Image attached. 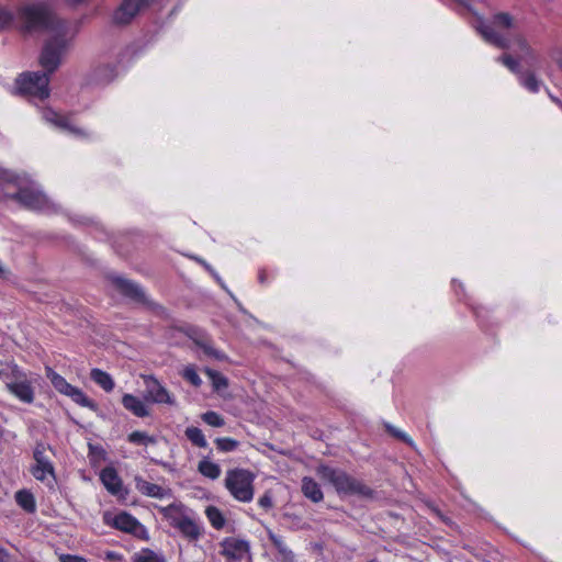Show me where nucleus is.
<instances>
[{
  "label": "nucleus",
  "mask_w": 562,
  "mask_h": 562,
  "mask_svg": "<svg viewBox=\"0 0 562 562\" xmlns=\"http://www.w3.org/2000/svg\"><path fill=\"white\" fill-rule=\"evenodd\" d=\"M19 23L25 32H46L49 35L40 55V65L44 71L24 72L15 80L18 94L32 102H42L50 94L49 77L60 66L63 56L76 36V31L68 21L58 18L45 3L22 7L19 11Z\"/></svg>",
  "instance_id": "f257e3e1"
},
{
  "label": "nucleus",
  "mask_w": 562,
  "mask_h": 562,
  "mask_svg": "<svg viewBox=\"0 0 562 562\" xmlns=\"http://www.w3.org/2000/svg\"><path fill=\"white\" fill-rule=\"evenodd\" d=\"M316 472L322 480L331 484L340 496H359L361 498L374 496V491L371 487L341 469L322 464Z\"/></svg>",
  "instance_id": "f03ea898"
},
{
  "label": "nucleus",
  "mask_w": 562,
  "mask_h": 562,
  "mask_svg": "<svg viewBox=\"0 0 562 562\" xmlns=\"http://www.w3.org/2000/svg\"><path fill=\"white\" fill-rule=\"evenodd\" d=\"M255 474L246 469L235 468L226 471L224 486L232 497L241 503H250L254 499Z\"/></svg>",
  "instance_id": "7ed1b4c3"
},
{
  "label": "nucleus",
  "mask_w": 562,
  "mask_h": 562,
  "mask_svg": "<svg viewBox=\"0 0 562 562\" xmlns=\"http://www.w3.org/2000/svg\"><path fill=\"white\" fill-rule=\"evenodd\" d=\"M513 24L512 15L501 12L494 14L490 23L481 21L477 31L487 43L502 49H508L510 48V40L498 33L497 30H508Z\"/></svg>",
  "instance_id": "20e7f679"
},
{
  "label": "nucleus",
  "mask_w": 562,
  "mask_h": 562,
  "mask_svg": "<svg viewBox=\"0 0 562 562\" xmlns=\"http://www.w3.org/2000/svg\"><path fill=\"white\" fill-rule=\"evenodd\" d=\"M160 513L169 525L179 530V532L189 540H198L201 536V527L198 522L186 515L183 507L177 504H170L160 508Z\"/></svg>",
  "instance_id": "39448f33"
},
{
  "label": "nucleus",
  "mask_w": 562,
  "mask_h": 562,
  "mask_svg": "<svg viewBox=\"0 0 562 562\" xmlns=\"http://www.w3.org/2000/svg\"><path fill=\"white\" fill-rule=\"evenodd\" d=\"M48 452L54 454L49 445L38 441L33 450V459L35 463L31 467L32 475L41 482H46L49 487L54 486L56 481L55 468L48 456Z\"/></svg>",
  "instance_id": "423d86ee"
},
{
  "label": "nucleus",
  "mask_w": 562,
  "mask_h": 562,
  "mask_svg": "<svg viewBox=\"0 0 562 562\" xmlns=\"http://www.w3.org/2000/svg\"><path fill=\"white\" fill-rule=\"evenodd\" d=\"M15 202L29 210L43 211L48 206L46 195L32 181H26Z\"/></svg>",
  "instance_id": "0eeeda50"
},
{
  "label": "nucleus",
  "mask_w": 562,
  "mask_h": 562,
  "mask_svg": "<svg viewBox=\"0 0 562 562\" xmlns=\"http://www.w3.org/2000/svg\"><path fill=\"white\" fill-rule=\"evenodd\" d=\"M41 114H42V119L46 123L53 125L54 127H56L63 132L69 133L76 137H81V138H86L89 136L85 130L76 126L71 122L69 115L60 114L52 108L41 109Z\"/></svg>",
  "instance_id": "6e6552de"
},
{
  "label": "nucleus",
  "mask_w": 562,
  "mask_h": 562,
  "mask_svg": "<svg viewBox=\"0 0 562 562\" xmlns=\"http://www.w3.org/2000/svg\"><path fill=\"white\" fill-rule=\"evenodd\" d=\"M27 179L8 169L0 168V199L15 201Z\"/></svg>",
  "instance_id": "1a4fd4ad"
},
{
  "label": "nucleus",
  "mask_w": 562,
  "mask_h": 562,
  "mask_svg": "<svg viewBox=\"0 0 562 562\" xmlns=\"http://www.w3.org/2000/svg\"><path fill=\"white\" fill-rule=\"evenodd\" d=\"M156 0H123L113 13V22L119 25L128 24L142 10Z\"/></svg>",
  "instance_id": "9d476101"
},
{
  "label": "nucleus",
  "mask_w": 562,
  "mask_h": 562,
  "mask_svg": "<svg viewBox=\"0 0 562 562\" xmlns=\"http://www.w3.org/2000/svg\"><path fill=\"white\" fill-rule=\"evenodd\" d=\"M111 525L115 529L131 533L139 539H148L146 528L134 516L126 512H121L115 515Z\"/></svg>",
  "instance_id": "9b49d317"
},
{
  "label": "nucleus",
  "mask_w": 562,
  "mask_h": 562,
  "mask_svg": "<svg viewBox=\"0 0 562 562\" xmlns=\"http://www.w3.org/2000/svg\"><path fill=\"white\" fill-rule=\"evenodd\" d=\"M34 380L26 372L19 373L18 380L12 383L8 392L25 404H32L35 398Z\"/></svg>",
  "instance_id": "f8f14e48"
},
{
  "label": "nucleus",
  "mask_w": 562,
  "mask_h": 562,
  "mask_svg": "<svg viewBox=\"0 0 562 562\" xmlns=\"http://www.w3.org/2000/svg\"><path fill=\"white\" fill-rule=\"evenodd\" d=\"M148 398L157 404L175 405L176 401L168 390L154 375H143Z\"/></svg>",
  "instance_id": "ddd939ff"
},
{
  "label": "nucleus",
  "mask_w": 562,
  "mask_h": 562,
  "mask_svg": "<svg viewBox=\"0 0 562 562\" xmlns=\"http://www.w3.org/2000/svg\"><path fill=\"white\" fill-rule=\"evenodd\" d=\"M112 282L124 296L136 302H145V293L137 283L122 277H113Z\"/></svg>",
  "instance_id": "4468645a"
},
{
  "label": "nucleus",
  "mask_w": 562,
  "mask_h": 562,
  "mask_svg": "<svg viewBox=\"0 0 562 562\" xmlns=\"http://www.w3.org/2000/svg\"><path fill=\"white\" fill-rule=\"evenodd\" d=\"M100 480L106 491L112 495H119L121 493L123 483L114 468L105 467L100 473Z\"/></svg>",
  "instance_id": "2eb2a0df"
},
{
  "label": "nucleus",
  "mask_w": 562,
  "mask_h": 562,
  "mask_svg": "<svg viewBox=\"0 0 562 562\" xmlns=\"http://www.w3.org/2000/svg\"><path fill=\"white\" fill-rule=\"evenodd\" d=\"M35 3H44V1H35V2H29V4H35ZM45 4H47L50 9L52 7L45 2ZM24 5H27V3H24V4H21L18 9H16V12L15 13H12L10 10L3 8V7H0V30H4V29H9L10 26H12L13 24L16 25V27L23 32V33H27V34H31L32 32H25L22 30V27L20 26V23H19V11L22 7Z\"/></svg>",
  "instance_id": "dca6fc26"
},
{
  "label": "nucleus",
  "mask_w": 562,
  "mask_h": 562,
  "mask_svg": "<svg viewBox=\"0 0 562 562\" xmlns=\"http://www.w3.org/2000/svg\"><path fill=\"white\" fill-rule=\"evenodd\" d=\"M223 554L229 558L238 559L249 551V543L245 540L227 538L223 541Z\"/></svg>",
  "instance_id": "f3484780"
},
{
  "label": "nucleus",
  "mask_w": 562,
  "mask_h": 562,
  "mask_svg": "<svg viewBox=\"0 0 562 562\" xmlns=\"http://www.w3.org/2000/svg\"><path fill=\"white\" fill-rule=\"evenodd\" d=\"M135 487L143 495L155 497V498H164L167 495V491L160 485L150 483L144 480L140 476L135 477Z\"/></svg>",
  "instance_id": "a211bd4d"
},
{
  "label": "nucleus",
  "mask_w": 562,
  "mask_h": 562,
  "mask_svg": "<svg viewBox=\"0 0 562 562\" xmlns=\"http://www.w3.org/2000/svg\"><path fill=\"white\" fill-rule=\"evenodd\" d=\"M122 405L128 412L137 417H146L149 415L145 403L132 394H124L122 397Z\"/></svg>",
  "instance_id": "6ab92c4d"
},
{
  "label": "nucleus",
  "mask_w": 562,
  "mask_h": 562,
  "mask_svg": "<svg viewBox=\"0 0 562 562\" xmlns=\"http://www.w3.org/2000/svg\"><path fill=\"white\" fill-rule=\"evenodd\" d=\"M302 493L314 503H319L324 498L319 484L310 476L302 479Z\"/></svg>",
  "instance_id": "aec40b11"
},
{
  "label": "nucleus",
  "mask_w": 562,
  "mask_h": 562,
  "mask_svg": "<svg viewBox=\"0 0 562 562\" xmlns=\"http://www.w3.org/2000/svg\"><path fill=\"white\" fill-rule=\"evenodd\" d=\"M90 379L108 393L112 392L115 386L113 378L108 372L98 368L90 371Z\"/></svg>",
  "instance_id": "412c9836"
},
{
  "label": "nucleus",
  "mask_w": 562,
  "mask_h": 562,
  "mask_svg": "<svg viewBox=\"0 0 562 562\" xmlns=\"http://www.w3.org/2000/svg\"><path fill=\"white\" fill-rule=\"evenodd\" d=\"M45 372L46 378L50 381L54 389L60 394L66 395L72 385L68 383L64 376L54 371L50 367H46Z\"/></svg>",
  "instance_id": "4be33fe9"
},
{
  "label": "nucleus",
  "mask_w": 562,
  "mask_h": 562,
  "mask_svg": "<svg viewBox=\"0 0 562 562\" xmlns=\"http://www.w3.org/2000/svg\"><path fill=\"white\" fill-rule=\"evenodd\" d=\"M16 504L29 514L36 510V502L34 495L27 490H21L15 493Z\"/></svg>",
  "instance_id": "5701e85b"
},
{
  "label": "nucleus",
  "mask_w": 562,
  "mask_h": 562,
  "mask_svg": "<svg viewBox=\"0 0 562 562\" xmlns=\"http://www.w3.org/2000/svg\"><path fill=\"white\" fill-rule=\"evenodd\" d=\"M66 396L70 397L76 404L88 407L92 411H97L98 405L94 401L89 398L79 387L71 386V389L67 392Z\"/></svg>",
  "instance_id": "b1692460"
},
{
  "label": "nucleus",
  "mask_w": 562,
  "mask_h": 562,
  "mask_svg": "<svg viewBox=\"0 0 562 562\" xmlns=\"http://www.w3.org/2000/svg\"><path fill=\"white\" fill-rule=\"evenodd\" d=\"M198 471L205 477L216 480L221 475V467L209 458L202 459L198 464Z\"/></svg>",
  "instance_id": "393cba45"
},
{
  "label": "nucleus",
  "mask_w": 562,
  "mask_h": 562,
  "mask_svg": "<svg viewBox=\"0 0 562 562\" xmlns=\"http://www.w3.org/2000/svg\"><path fill=\"white\" fill-rule=\"evenodd\" d=\"M194 344L200 347L203 352L216 360H224L226 358L225 353L216 348H214L211 339L206 336L204 339L194 338Z\"/></svg>",
  "instance_id": "a878e982"
},
{
  "label": "nucleus",
  "mask_w": 562,
  "mask_h": 562,
  "mask_svg": "<svg viewBox=\"0 0 562 562\" xmlns=\"http://www.w3.org/2000/svg\"><path fill=\"white\" fill-rule=\"evenodd\" d=\"M205 516L207 517L211 526L216 529L221 530L224 528L226 524V519L223 515V513L215 506H207L205 508Z\"/></svg>",
  "instance_id": "bb28decb"
},
{
  "label": "nucleus",
  "mask_w": 562,
  "mask_h": 562,
  "mask_svg": "<svg viewBox=\"0 0 562 562\" xmlns=\"http://www.w3.org/2000/svg\"><path fill=\"white\" fill-rule=\"evenodd\" d=\"M518 80L522 87L532 93H537L540 90L541 81L532 71L521 72L518 76Z\"/></svg>",
  "instance_id": "cd10ccee"
},
{
  "label": "nucleus",
  "mask_w": 562,
  "mask_h": 562,
  "mask_svg": "<svg viewBox=\"0 0 562 562\" xmlns=\"http://www.w3.org/2000/svg\"><path fill=\"white\" fill-rule=\"evenodd\" d=\"M184 435L193 446L199 447V448L207 447V441L205 439V436L203 435V432L200 428L190 426L186 429Z\"/></svg>",
  "instance_id": "c85d7f7f"
},
{
  "label": "nucleus",
  "mask_w": 562,
  "mask_h": 562,
  "mask_svg": "<svg viewBox=\"0 0 562 562\" xmlns=\"http://www.w3.org/2000/svg\"><path fill=\"white\" fill-rule=\"evenodd\" d=\"M24 371L20 369L16 364H12L7 367L5 369L0 370V380L4 383L5 389L8 390L14 381L18 380L19 373H23Z\"/></svg>",
  "instance_id": "c756f323"
},
{
  "label": "nucleus",
  "mask_w": 562,
  "mask_h": 562,
  "mask_svg": "<svg viewBox=\"0 0 562 562\" xmlns=\"http://www.w3.org/2000/svg\"><path fill=\"white\" fill-rule=\"evenodd\" d=\"M204 372L211 380L213 389L215 391H221L228 386V380L221 372L210 368L204 369Z\"/></svg>",
  "instance_id": "7c9ffc66"
},
{
  "label": "nucleus",
  "mask_w": 562,
  "mask_h": 562,
  "mask_svg": "<svg viewBox=\"0 0 562 562\" xmlns=\"http://www.w3.org/2000/svg\"><path fill=\"white\" fill-rule=\"evenodd\" d=\"M133 562H165V560L153 550L143 549L133 555Z\"/></svg>",
  "instance_id": "2f4dec72"
},
{
  "label": "nucleus",
  "mask_w": 562,
  "mask_h": 562,
  "mask_svg": "<svg viewBox=\"0 0 562 562\" xmlns=\"http://www.w3.org/2000/svg\"><path fill=\"white\" fill-rule=\"evenodd\" d=\"M505 67H507L513 74L519 76L522 71L519 65V60L514 58L509 54H504L497 58Z\"/></svg>",
  "instance_id": "473e14b6"
},
{
  "label": "nucleus",
  "mask_w": 562,
  "mask_h": 562,
  "mask_svg": "<svg viewBox=\"0 0 562 562\" xmlns=\"http://www.w3.org/2000/svg\"><path fill=\"white\" fill-rule=\"evenodd\" d=\"M128 441L131 443H134V445H143V446H147L149 443H154L155 442V438L154 437H150L147 432L145 431H139V430H136V431H133L128 435Z\"/></svg>",
  "instance_id": "72a5a7b5"
},
{
  "label": "nucleus",
  "mask_w": 562,
  "mask_h": 562,
  "mask_svg": "<svg viewBox=\"0 0 562 562\" xmlns=\"http://www.w3.org/2000/svg\"><path fill=\"white\" fill-rule=\"evenodd\" d=\"M202 420L212 427H222L225 425L224 418L216 412L209 411L202 414Z\"/></svg>",
  "instance_id": "f704fd0d"
},
{
  "label": "nucleus",
  "mask_w": 562,
  "mask_h": 562,
  "mask_svg": "<svg viewBox=\"0 0 562 562\" xmlns=\"http://www.w3.org/2000/svg\"><path fill=\"white\" fill-rule=\"evenodd\" d=\"M215 445L222 452H231L237 449L238 441L233 438H216Z\"/></svg>",
  "instance_id": "c9c22d12"
},
{
  "label": "nucleus",
  "mask_w": 562,
  "mask_h": 562,
  "mask_svg": "<svg viewBox=\"0 0 562 562\" xmlns=\"http://www.w3.org/2000/svg\"><path fill=\"white\" fill-rule=\"evenodd\" d=\"M182 378L195 387H199L202 384V380L193 366H188L183 369Z\"/></svg>",
  "instance_id": "e433bc0d"
},
{
  "label": "nucleus",
  "mask_w": 562,
  "mask_h": 562,
  "mask_svg": "<svg viewBox=\"0 0 562 562\" xmlns=\"http://www.w3.org/2000/svg\"><path fill=\"white\" fill-rule=\"evenodd\" d=\"M269 539L281 555L289 557L292 554V551L286 547L281 537L270 532Z\"/></svg>",
  "instance_id": "4c0bfd02"
},
{
  "label": "nucleus",
  "mask_w": 562,
  "mask_h": 562,
  "mask_svg": "<svg viewBox=\"0 0 562 562\" xmlns=\"http://www.w3.org/2000/svg\"><path fill=\"white\" fill-rule=\"evenodd\" d=\"M515 45L517 48L522 50L531 52V46L528 44L527 40L522 35H515L513 40H510V46Z\"/></svg>",
  "instance_id": "58836bf2"
},
{
  "label": "nucleus",
  "mask_w": 562,
  "mask_h": 562,
  "mask_svg": "<svg viewBox=\"0 0 562 562\" xmlns=\"http://www.w3.org/2000/svg\"><path fill=\"white\" fill-rule=\"evenodd\" d=\"M386 429H387V431H389L391 435H393L395 438H397V439H400V440H402V441H404V442H407V443H409V445L412 443V441H411L409 437H408L405 432H403L402 430H398V429H396L395 427L390 426V425H386Z\"/></svg>",
  "instance_id": "ea45409f"
},
{
  "label": "nucleus",
  "mask_w": 562,
  "mask_h": 562,
  "mask_svg": "<svg viewBox=\"0 0 562 562\" xmlns=\"http://www.w3.org/2000/svg\"><path fill=\"white\" fill-rule=\"evenodd\" d=\"M258 504L260 507H262L265 510H269L273 506L272 497L271 495L266 492L258 501Z\"/></svg>",
  "instance_id": "a19ab883"
},
{
  "label": "nucleus",
  "mask_w": 562,
  "mask_h": 562,
  "mask_svg": "<svg viewBox=\"0 0 562 562\" xmlns=\"http://www.w3.org/2000/svg\"><path fill=\"white\" fill-rule=\"evenodd\" d=\"M186 334L194 341V338H202L204 339L206 337V334L201 330L200 328L198 327H188L186 329Z\"/></svg>",
  "instance_id": "79ce46f5"
},
{
  "label": "nucleus",
  "mask_w": 562,
  "mask_h": 562,
  "mask_svg": "<svg viewBox=\"0 0 562 562\" xmlns=\"http://www.w3.org/2000/svg\"><path fill=\"white\" fill-rule=\"evenodd\" d=\"M198 261L214 277V279L217 281L218 284H221V286L223 289H226L221 277L216 273V271L205 260L198 259Z\"/></svg>",
  "instance_id": "37998d69"
},
{
  "label": "nucleus",
  "mask_w": 562,
  "mask_h": 562,
  "mask_svg": "<svg viewBox=\"0 0 562 562\" xmlns=\"http://www.w3.org/2000/svg\"><path fill=\"white\" fill-rule=\"evenodd\" d=\"M59 562H87V559L75 554H60Z\"/></svg>",
  "instance_id": "c03bdc74"
},
{
  "label": "nucleus",
  "mask_w": 562,
  "mask_h": 562,
  "mask_svg": "<svg viewBox=\"0 0 562 562\" xmlns=\"http://www.w3.org/2000/svg\"><path fill=\"white\" fill-rule=\"evenodd\" d=\"M446 4H452L456 3L458 5L463 7L464 9L472 11V5L470 0H441Z\"/></svg>",
  "instance_id": "a18cd8bd"
},
{
  "label": "nucleus",
  "mask_w": 562,
  "mask_h": 562,
  "mask_svg": "<svg viewBox=\"0 0 562 562\" xmlns=\"http://www.w3.org/2000/svg\"><path fill=\"white\" fill-rule=\"evenodd\" d=\"M105 559L108 561H112V562H121L123 560V557H122V554H120L115 551H108L105 553Z\"/></svg>",
  "instance_id": "49530a36"
},
{
  "label": "nucleus",
  "mask_w": 562,
  "mask_h": 562,
  "mask_svg": "<svg viewBox=\"0 0 562 562\" xmlns=\"http://www.w3.org/2000/svg\"><path fill=\"white\" fill-rule=\"evenodd\" d=\"M0 562H13L7 549L0 546Z\"/></svg>",
  "instance_id": "de8ad7c7"
},
{
  "label": "nucleus",
  "mask_w": 562,
  "mask_h": 562,
  "mask_svg": "<svg viewBox=\"0 0 562 562\" xmlns=\"http://www.w3.org/2000/svg\"><path fill=\"white\" fill-rule=\"evenodd\" d=\"M521 59L525 60V63L527 65L535 66L537 63V55H536L535 50H532V55L529 54V55L522 56Z\"/></svg>",
  "instance_id": "09e8293b"
},
{
  "label": "nucleus",
  "mask_w": 562,
  "mask_h": 562,
  "mask_svg": "<svg viewBox=\"0 0 562 562\" xmlns=\"http://www.w3.org/2000/svg\"><path fill=\"white\" fill-rule=\"evenodd\" d=\"M553 59L557 63L558 67L562 69V52H559L558 55L553 57Z\"/></svg>",
  "instance_id": "8fccbe9b"
},
{
  "label": "nucleus",
  "mask_w": 562,
  "mask_h": 562,
  "mask_svg": "<svg viewBox=\"0 0 562 562\" xmlns=\"http://www.w3.org/2000/svg\"><path fill=\"white\" fill-rule=\"evenodd\" d=\"M225 290H226V291L229 293V295L233 297V300H234V301H235V303L237 304L238 310L245 313L246 311L244 310V307L241 306V304L238 302V300L233 295V293H231L227 289H225Z\"/></svg>",
  "instance_id": "3c124183"
},
{
  "label": "nucleus",
  "mask_w": 562,
  "mask_h": 562,
  "mask_svg": "<svg viewBox=\"0 0 562 562\" xmlns=\"http://www.w3.org/2000/svg\"><path fill=\"white\" fill-rule=\"evenodd\" d=\"M225 290H226V291L229 293V295L233 297V300H234V301H235V303L237 304L238 310L245 313L246 311L244 310V307L241 306V304L238 302V300L233 295V293H231L227 289H225Z\"/></svg>",
  "instance_id": "603ef678"
},
{
  "label": "nucleus",
  "mask_w": 562,
  "mask_h": 562,
  "mask_svg": "<svg viewBox=\"0 0 562 562\" xmlns=\"http://www.w3.org/2000/svg\"><path fill=\"white\" fill-rule=\"evenodd\" d=\"M258 278H259V281H260L261 283H263V282H265V280H266V271H265V270H261V271L259 272Z\"/></svg>",
  "instance_id": "864d4df0"
},
{
  "label": "nucleus",
  "mask_w": 562,
  "mask_h": 562,
  "mask_svg": "<svg viewBox=\"0 0 562 562\" xmlns=\"http://www.w3.org/2000/svg\"><path fill=\"white\" fill-rule=\"evenodd\" d=\"M437 515L440 517V519H441L443 522H446V524H449V522H450V520H449L448 518L443 517V515H441V513H440V512H437Z\"/></svg>",
  "instance_id": "5fc2aeb1"
},
{
  "label": "nucleus",
  "mask_w": 562,
  "mask_h": 562,
  "mask_svg": "<svg viewBox=\"0 0 562 562\" xmlns=\"http://www.w3.org/2000/svg\"><path fill=\"white\" fill-rule=\"evenodd\" d=\"M83 1L85 0H69V2L72 3V4H78V3H81Z\"/></svg>",
  "instance_id": "6e6d98bb"
},
{
  "label": "nucleus",
  "mask_w": 562,
  "mask_h": 562,
  "mask_svg": "<svg viewBox=\"0 0 562 562\" xmlns=\"http://www.w3.org/2000/svg\"><path fill=\"white\" fill-rule=\"evenodd\" d=\"M99 70H100V71H101V70H104V71H110V72H112V71H113V70H112V68H110V67H108V66H106V67H103V68H101V69H99Z\"/></svg>",
  "instance_id": "4d7b16f0"
},
{
  "label": "nucleus",
  "mask_w": 562,
  "mask_h": 562,
  "mask_svg": "<svg viewBox=\"0 0 562 562\" xmlns=\"http://www.w3.org/2000/svg\"><path fill=\"white\" fill-rule=\"evenodd\" d=\"M531 50H533V49L531 48ZM521 53L524 54L522 56L529 55L528 50H522ZM530 54L532 55V52H530Z\"/></svg>",
  "instance_id": "13d9d810"
}]
</instances>
